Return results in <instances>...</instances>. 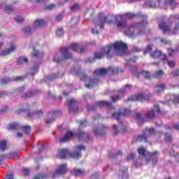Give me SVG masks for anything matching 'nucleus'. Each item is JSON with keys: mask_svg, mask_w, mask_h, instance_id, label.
I'll use <instances>...</instances> for the list:
<instances>
[{"mask_svg": "<svg viewBox=\"0 0 179 179\" xmlns=\"http://www.w3.org/2000/svg\"><path fill=\"white\" fill-rule=\"evenodd\" d=\"M23 31L26 34H31V28H30V27H25L23 28Z\"/></svg>", "mask_w": 179, "mask_h": 179, "instance_id": "obj_54", "label": "nucleus"}, {"mask_svg": "<svg viewBox=\"0 0 179 179\" xmlns=\"http://www.w3.org/2000/svg\"><path fill=\"white\" fill-rule=\"evenodd\" d=\"M138 153L139 155V157L145 160L147 163H151L152 166H156V164H157V157L159 156L158 151L149 152L146 150V148L140 147L138 149Z\"/></svg>", "mask_w": 179, "mask_h": 179, "instance_id": "obj_5", "label": "nucleus"}, {"mask_svg": "<svg viewBox=\"0 0 179 179\" xmlns=\"http://www.w3.org/2000/svg\"><path fill=\"white\" fill-rule=\"evenodd\" d=\"M35 94L34 91H29L25 93L22 97H24V99H30L31 97H34Z\"/></svg>", "mask_w": 179, "mask_h": 179, "instance_id": "obj_42", "label": "nucleus"}, {"mask_svg": "<svg viewBox=\"0 0 179 179\" xmlns=\"http://www.w3.org/2000/svg\"><path fill=\"white\" fill-rule=\"evenodd\" d=\"M173 76H179V70H176L172 72Z\"/></svg>", "mask_w": 179, "mask_h": 179, "instance_id": "obj_64", "label": "nucleus"}, {"mask_svg": "<svg viewBox=\"0 0 179 179\" xmlns=\"http://www.w3.org/2000/svg\"><path fill=\"white\" fill-rule=\"evenodd\" d=\"M136 100H137V101H145L146 96L143 95V94L140 93L136 96Z\"/></svg>", "mask_w": 179, "mask_h": 179, "instance_id": "obj_46", "label": "nucleus"}, {"mask_svg": "<svg viewBox=\"0 0 179 179\" xmlns=\"http://www.w3.org/2000/svg\"><path fill=\"white\" fill-rule=\"evenodd\" d=\"M17 47L16 45L11 44L10 48L6 49L0 52L1 57H6V55H9V54H12L14 51H16Z\"/></svg>", "mask_w": 179, "mask_h": 179, "instance_id": "obj_23", "label": "nucleus"}, {"mask_svg": "<svg viewBox=\"0 0 179 179\" xmlns=\"http://www.w3.org/2000/svg\"><path fill=\"white\" fill-rule=\"evenodd\" d=\"M69 103V111L71 114H76L79 111V107L78 106V101L75 99H71L68 101Z\"/></svg>", "mask_w": 179, "mask_h": 179, "instance_id": "obj_15", "label": "nucleus"}, {"mask_svg": "<svg viewBox=\"0 0 179 179\" xmlns=\"http://www.w3.org/2000/svg\"><path fill=\"white\" fill-rule=\"evenodd\" d=\"M135 118L137 120V124L142 125L145 122V117L142 115V113H138L135 114Z\"/></svg>", "mask_w": 179, "mask_h": 179, "instance_id": "obj_30", "label": "nucleus"}, {"mask_svg": "<svg viewBox=\"0 0 179 179\" xmlns=\"http://www.w3.org/2000/svg\"><path fill=\"white\" fill-rule=\"evenodd\" d=\"M71 173L73 174V176H76L77 177H79L80 176H85L86 174L85 170L82 169H74L73 171H71Z\"/></svg>", "mask_w": 179, "mask_h": 179, "instance_id": "obj_33", "label": "nucleus"}, {"mask_svg": "<svg viewBox=\"0 0 179 179\" xmlns=\"http://www.w3.org/2000/svg\"><path fill=\"white\" fill-rule=\"evenodd\" d=\"M103 56H104V53H103V52L95 53L94 57L88 59V62H94L95 61V59H101V58Z\"/></svg>", "mask_w": 179, "mask_h": 179, "instance_id": "obj_31", "label": "nucleus"}, {"mask_svg": "<svg viewBox=\"0 0 179 179\" xmlns=\"http://www.w3.org/2000/svg\"><path fill=\"white\" fill-rule=\"evenodd\" d=\"M59 111L54 110L53 112H50L48 115V118L46 120V124L51 125L53 122H55V118L58 117Z\"/></svg>", "mask_w": 179, "mask_h": 179, "instance_id": "obj_19", "label": "nucleus"}, {"mask_svg": "<svg viewBox=\"0 0 179 179\" xmlns=\"http://www.w3.org/2000/svg\"><path fill=\"white\" fill-rule=\"evenodd\" d=\"M82 150H86V147L83 145H78L75 148V150L72 152H69L68 150H62L59 152L60 159H66V156H70L71 159L78 160L82 157Z\"/></svg>", "mask_w": 179, "mask_h": 179, "instance_id": "obj_7", "label": "nucleus"}, {"mask_svg": "<svg viewBox=\"0 0 179 179\" xmlns=\"http://www.w3.org/2000/svg\"><path fill=\"white\" fill-rule=\"evenodd\" d=\"M62 76H64V72L60 71L57 74L47 76L46 82H52V80H55V79H57V78H62Z\"/></svg>", "mask_w": 179, "mask_h": 179, "instance_id": "obj_28", "label": "nucleus"}, {"mask_svg": "<svg viewBox=\"0 0 179 179\" xmlns=\"http://www.w3.org/2000/svg\"><path fill=\"white\" fill-rule=\"evenodd\" d=\"M7 145L8 144L6 143V141L5 140L0 141V152H3V150H6Z\"/></svg>", "mask_w": 179, "mask_h": 179, "instance_id": "obj_40", "label": "nucleus"}, {"mask_svg": "<svg viewBox=\"0 0 179 179\" xmlns=\"http://www.w3.org/2000/svg\"><path fill=\"white\" fill-rule=\"evenodd\" d=\"M55 4H50L46 7H45V10H52V9H55Z\"/></svg>", "mask_w": 179, "mask_h": 179, "instance_id": "obj_58", "label": "nucleus"}, {"mask_svg": "<svg viewBox=\"0 0 179 179\" xmlns=\"http://www.w3.org/2000/svg\"><path fill=\"white\" fill-rule=\"evenodd\" d=\"M97 107H99L100 108H102V107H106V108L108 109L113 108L111 102L107 101H99L95 105L87 106V111H95V110H97Z\"/></svg>", "mask_w": 179, "mask_h": 179, "instance_id": "obj_11", "label": "nucleus"}, {"mask_svg": "<svg viewBox=\"0 0 179 179\" xmlns=\"http://www.w3.org/2000/svg\"><path fill=\"white\" fill-rule=\"evenodd\" d=\"M140 75H142V76H143V78H145V79H150V78H152L150 72L146 71H142L140 73Z\"/></svg>", "mask_w": 179, "mask_h": 179, "instance_id": "obj_44", "label": "nucleus"}, {"mask_svg": "<svg viewBox=\"0 0 179 179\" xmlns=\"http://www.w3.org/2000/svg\"><path fill=\"white\" fill-rule=\"evenodd\" d=\"M129 114H131V110L128 109H124L123 112L115 113L112 115V116L113 118H115V120H117V121H120V120H121V117L124 115H129Z\"/></svg>", "mask_w": 179, "mask_h": 179, "instance_id": "obj_21", "label": "nucleus"}, {"mask_svg": "<svg viewBox=\"0 0 179 179\" xmlns=\"http://www.w3.org/2000/svg\"><path fill=\"white\" fill-rule=\"evenodd\" d=\"M24 79H26V77L22 76L14 77L13 78H10V77H6L1 79L0 85H8V83H10V82H17L19 80H23Z\"/></svg>", "mask_w": 179, "mask_h": 179, "instance_id": "obj_16", "label": "nucleus"}, {"mask_svg": "<svg viewBox=\"0 0 179 179\" xmlns=\"http://www.w3.org/2000/svg\"><path fill=\"white\" fill-rule=\"evenodd\" d=\"M118 73V67H111L108 69H98L94 71V77L89 79V83L85 84V87L87 89H92L93 86L99 83V78L100 76H104L107 73Z\"/></svg>", "mask_w": 179, "mask_h": 179, "instance_id": "obj_4", "label": "nucleus"}, {"mask_svg": "<svg viewBox=\"0 0 179 179\" xmlns=\"http://www.w3.org/2000/svg\"><path fill=\"white\" fill-rule=\"evenodd\" d=\"M22 171L24 176H29V174H30V169L27 168L22 169Z\"/></svg>", "mask_w": 179, "mask_h": 179, "instance_id": "obj_63", "label": "nucleus"}, {"mask_svg": "<svg viewBox=\"0 0 179 179\" xmlns=\"http://www.w3.org/2000/svg\"><path fill=\"white\" fill-rule=\"evenodd\" d=\"M119 177L120 179H128V169L125 166H122L119 171Z\"/></svg>", "mask_w": 179, "mask_h": 179, "instance_id": "obj_27", "label": "nucleus"}, {"mask_svg": "<svg viewBox=\"0 0 179 179\" xmlns=\"http://www.w3.org/2000/svg\"><path fill=\"white\" fill-rule=\"evenodd\" d=\"M166 101L169 103V106L171 104H176L179 103V96L178 95H167L166 96Z\"/></svg>", "mask_w": 179, "mask_h": 179, "instance_id": "obj_24", "label": "nucleus"}, {"mask_svg": "<svg viewBox=\"0 0 179 179\" xmlns=\"http://www.w3.org/2000/svg\"><path fill=\"white\" fill-rule=\"evenodd\" d=\"M163 62H164V64H168V65L171 68H174L176 65V62H174V61H169V59H167V55L166 56V58L164 59V60H163Z\"/></svg>", "mask_w": 179, "mask_h": 179, "instance_id": "obj_41", "label": "nucleus"}, {"mask_svg": "<svg viewBox=\"0 0 179 179\" xmlns=\"http://www.w3.org/2000/svg\"><path fill=\"white\" fill-rule=\"evenodd\" d=\"M78 137L79 141H85L86 142H89L90 139V136H89V134L83 131H79L78 133Z\"/></svg>", "mask_w": 179, "mask_h": 179, "instance_id": "obj_25", "label": "nucleus"}, {"mask_svg": "<svg viewBox=\"0 0 179 179\" xmlns=\"http://www.w3.org/2000/svg\"><path fill=\"white\" fill-rule=\"evenodd\" d=\"M164 75L165 73L163 70H158L152 74V78H155V79H160V78H163Z\"/></svg>", "mask_w": 179, "mask_h": 179, "instance_id": "obj_32", "label": "nucleus"}, {"mask_svg": "<svg viewBox=\"0 0 179 179\" xmlns=\"http://www.w3.org/2000/svg\"><path fill=\"white\" fill-rule=\"evenodd\" d=\"M154 110L159 114H166L167 113L166 111L162 110L160 109V108L159 107V105H157V104L154 105Z\"/></svg>", "mask_w": 179, "mask_h": 179, "instance_id": "obj_49", "label": "nucleus"}, {"mask_svg": "<svg viewBox=\"0 0 179 179\" xmlns=\"http://www.w3.org/2000/svg\"><path fill=\"white\" fill-rule=\"evenodd\" d=\"M132 87V85H126L124 86V89H122L119 91V94L118 95H115L111 96V100L113 103H115V101H117V100L120 99V96H122L127 92V90H129Z\"/></svg>", "mask_w": 179, "mask_h": 179, "instance_id": "obj_20", "label": "nucleus"}, {"mask_svg": "<svg viewBox=\"0 0 179 179\" xmlns=\"http://www.w3.org/2000/svg\"><path fill=\"white\" fill-rule=\"evenodd\" d=\"M21 129H22L23 131L25 132V134H27V135H28V134H30V129L31 127L30 126L27 125V126H22L20 127Z\"/></svg>", "mask_w": 179, "mask_h": 179, "instance_id": "obj_50", "label": "nucleus"}, {"mask_svg": "<svg viewBox=\"0 0 179 179\" xmlns=\"http://www.w3.org/2000/svg\"><path fill=\"white\" fill-rule=\"evenodd\" d=\"M145 118H148V120H153L155 118V110H151L145 113Z\"/></svg>", "mask_w": 179, "mask_h": 179, "instance_id": "obj_38", "label": "nucleus"}, {"mask_svg": "<svg viewBox=\"0 0 179 179\" xmlns=\"http://www.w3.org/2000/svg\"><path fill=\"white\" fill-rule=\"evenodd\" d=\"M56 34L59 37H61V36H64V29L62 28H58L56 31Z\"/></svg>", "mask_w": 179, "mask_h": 179, "instance_id": "obj_53", "label": "nucleus"}, {"mask_svg": "<svg viewBox=\"0 0 179 179\" xmlns=\"http://www.w3.org/2000/svg\"><path fill=\"white\" fill-rule=\"evenodd\" d=\"M24 90V86L19 87L14 91V93H16V94H20V93H23Z\"/></svg>", "mask_w": 179, "mask_h": 179, "instance_id": "obj_51", "label": "nucleus"}, {"mask_svg": "<svg viewBox=\"0 0 179 179\" xmlns=\"http://www.w3.org/2000/svg\"><path fill=\"white\" fill-rule=\"evenodd\" d=\"M167 89V86L164 83L158 84L155 87V92L156 93H163Z\"/></svg>", "mask_w": 179, "mask_h": 179, "instance_id": "obj_29", "label": "nucleus"}, {"mask_svg": "<svg viewBox=\"0 0 179 179\" xmlns=\"http://www.w3.org/2000/svg\"><path fill=\"white\" fill-rule=\"evenodd\" d=\"M22 107L24 108L17 110V114H22V113H24V117L27 118V120H36V118H40V117H43V112L42 110L36 112H31L28 103L24 104Z\"/></svg>", "mask_w": 179, "mask_h": 179, "instance_id": "obj_9", "label": "nucleus"}, {"mask_svg": "<svg viewBox=\"0 0 179 179\" xmlns=\"http://www.w3.org/2000/svg\"><path fill=\"white\" fill-rule=\"evenodd\" d=\"M8 95H9V92H8L7 91L0 92V99L1 97H5L6 96H8Z\"/></svg>", "mask_w": 179, "mask_h": 179, "instance_id": "obj_62", "label": "nucleus"}, {"mask_svg": "<svg viewBox=\"0 0 179 179\" xmlns=\"http://www.w3.org/2000/svg\"><path fill=\"white\" fill-rule=\"evenodd\" d=\"M124 16L127 17V19H134L135 17L146 19V15H143L141 13L136 14L126 13L123 15H117L115 17V22L117 23L118 29H124V27H127V20L124 19Z\"/></svg>", "mask_w": 179, "mask_h": 179, "instance_id": "obj_6", "label": "nucleus"}, {"mask_svg": "<svg viewBox=\"0 0 179 179\" xmlns=\"http://www.w3.org/2000/svg\"><path fill=\"white\" fill-rule=\"evenodd\" d=\"M19 156H20L19 152H13L9 153L8 157H10V159H15V157H19Z\"/></svg>", "mask_w": 179, "mask_h": 179, "instance_id": "obj_52", "label": "nucleus"}, {"mask_svg": "<svg viewBox=\"0 0 179 179\" xmlns=\"http://www.w3.org/2000/svg\"><path fill=\"white\" fill-rule=\"evenodd\" d=\"M155 132L156 131L153 128H145V130L143 131V134L138 136L137 141H138L139 142H146L148 138L152 136V135H155Z\"/></svg>", "mask_w": 179, "mask_h": 179, "instance_id": "obj_13", "label": "nucleus"}, {"mask_svg": "<svg viewBox=\"0 0 179 179\" xmlns=\"http://www.w3.org/2000/svg\"><path fill=\"white\" fill-rule=\"evenodd\" d=\"M38 72V65L36 64L31 67L30 74L31 75H36Z\"/></svg>", "mask_w": 179, "mask_h": 179, "instance_id": "obj_48", "label": "nucleus"}, {"mask_svg": "<svg viewBox=\"0 0 179 179\" xmlns=\"http://www.w3.org/2000/svg\"><path fill=\"white\" fill-rule=\"evenodd\" d=\"M34 52L31 53V55L38 59H41L43 58V52H39L38 50H36V48H33Z\"/></svg>", "mask_w": 179, "mask_h": 179, "instance_id": "obj_34", "label": "nucleus"}, {"mask_svg": "<svg viewBox=\"0 0 179 179\" xmlns=\"http://www.w3.org/2000/svg\"><path fill=\"white\" fill-rule=\"evenodd\" d=\"M122 152L119 151L117 153H109L108 157L110 159H117V156H122Z\"/></svg>", "mask_w": 179, "mask_h": 179, "instance_id": "obj_45", "label": "nucleus"}, {"mask_svg": "<svg viewBox=\"0 0 179 179\" xmlns=\"http://www.w3.org/2000/svg\"><path fill=\"white\" fill-rule=\"evenodd\" d=\"M107 129H108L107 126L101 124L94 128V134L96 136H103V135H106V131H107Z\"/></svg>", "mask_w": 179, "mask_h": 179, "instance_id": "obj_17", "label": "nucleus"}, {"mask_svg": "<svg viewBox=\"0 0 179 179\" xmlns=\"http://www.w3.org/2000/svg\"><path fill=\"white\" fill-rule=\"evenodd\" d=\"M143 158L139 157L138 159H134V164L136 167L142 166Z\"/></svg>", "mask_w": 179, "mask_h": 179, "instance_id": "obj_47", "label": "nucleus"}, {"mask_svg": "<svg viewBox=\"0 0 179 179\" xmlns=\"http://www.w3.org/2000/svg\"><path fill=\"white\" fill-rule=\"evenodd\" d=\"M17 47L16 45L11 44L10 48L6 49L0 52L1 57H6V55H9V54H12L14 51H16Z\"/></svg>", "mask_w": 179, "mask_h": 179, "instance_id": "obj_22", "label": "nucleus"}, {"mask_svg": "<svg viewBox=\"0 0 179 179\" xmlns=\"http://www.w3.org/2000/svg\"><path fill=\"white\" fill-rule=\"evenodd\" d=\"M113 21L108 20L107 17L103 13L98 15L97 20L94 21L95 26H99L100 29H104L106 23H111Z\"/></svg>", "mask_w": 179, "mask_h": 179, "instance_id": "obj_14", "label": "nucleus"}, {"mask_svg": "<svg viewBox=\"0 0 179 179\" xmlns=\"http://www.w3.org/2000/svg\"><path fill=\"white\" fill-rule=\"evenodd\" d=\"M148 26V21H142L141 22H135L128 26L127 30L125 31L126 36L130 38H135L139 36L145 34V29Z\"/></svg>", "mask_w": 179, "mask_h": 179, "instance_id": "obj_3", "label": "nucleus"}, {"mask_svg": "<svg viewBox=\"0 0 179 179\" xmlns=\"http://www.w3.org/2000/svg\"><path fill=\"white\" fill-rule=\"evenodd\" d=\"M79 9H80V6H79V4H73L71 7V10H73V11L79 10Z\"/></svg>", "mask_w": 179, "mask_h": 179, "instance_id": "obj_55", "label": "nucleus"}, {"mask_svg": "<svg viewBox=\"0 0 179 179\" xmlns=\"http://www.w3.org/2000/svg\"><path fill=\"white\" fill-rule=\"evenodd\" d=\"M17 62L19 65H22V64H27L29 59L27 57H19L17 58Z\"/></svg>", "mask_w": 179, "mask_h": 179, "instance_id": "obj_37", "label": "nucleus"}, {"mask_svg": "<svg viewBox=\"0 0 179 179\" xmlns=\"http://www.w3.org/2000/svg\"><path fill=\"white\" fill-rule=\"evenodd\" d=\"M179 20V15H171L169 18H168L167 24H166V16H162L159 17L158 21V24L160 30H162L164 33H167L171 30V26L173 24V22L177 23Z\"/></svg>", "mask_w": 179, "mask_h": 179, "instance_id": "obj_8", "label": "nucleus"}, {"mask_svg": "<svg viewBox=\"0 0 179 179\" xmlns=\"http://www.w3.org/2000/svg\"><path fill=\"white\" fill-rule=\"evenodd\" d=\"M44 24H45L44 20H36L34 22V27H42V26H44Z\"/></svg>", "mask_w": 179, "mask_h": 179, "instance_id": "obj_35", "label": "nucleus"}, {"mask_svg": "<svg viewBox=\"0 0 179 179\" xmlns=\"http://www.w3.org/2000/svg\"><path fill=\"white\" fill-rule=\"evenodd\" d=\"M75 136V134L73 132H68L65 134L64 136L62 137L59 139V142L61 143H65L66 142H69L70 139H72Z\"/></svg>", "mask_w": 179, "mask_h": 179, "instance_id": "obj_26", "label": "nucleus"}, {"mask_svg": "<svg viewBox=\"0 0 179 179\" xmlns=\"http://www.w3.org/2000/svg\"><path fill=\"white\" fill-rule=\"evenodd\" d=\"M165 140L166 142H171V135L166 133L165 134Z\"/></svg>", "mask_w": 179, "mask_h": 179, "instance_id": "obj_61", "label": "nucleus"}, {"mask_svg": "<svg viewBox=\"0 0 179 179\" xmlns=\"http://www.w3.org/2000/svg\"><path fill=\"white\" fill-rule=\"evenodd\" d=\"M3 10L6 13H10L13 12V6H12L10 5L6 4L3 6Z\"/></svg>", "mask_w": 179, "mask_h": 179, "instance_id": "obj_39", "label": "nucleus"}, {"mask_svg": "<svg viewBox=\"0 0 179 179\" xmlns=\"http://www.w3.org/2000/svg\"><path fill=\"white\" fill-rule=\"evenodd\" d=\"M80 125L81 128H85V127H87V121L86 120H81L80 122Z\"/></svg>", "mask_w": 179, "mask_h": 179, "instance_id": "obj_57", "label": "nucleus"}, {"mask_svg": "<svg viewBox=\"0 0 179 179\" xmlns=\"http://www.w3.org/2000/svg\"><path fill=\"white\" fill-rule=\"evenodd\" d=\"M76 75L80 76V80H84V82H87V76L83 73H82L80 70L76 71Z\"/></svg>", "mask_w": 179, "mask_h": 179, "instance_id": "obj_36", "label": "nucleus"}, {"mask_svg": "<svg viewBox=\"0 0 179 179\" xmlns=\"http://www.w3.org/2000/svg\"><path fill=\"white\" fill-rule=\"evenodd\" d=\"M153 50L152 45H148L144 51V54H150L151 57L152 58H161L162 61H164V59H166V55L162 54V52L160 50H155V51L152 52Z\"/></svg>", "mask_w": 179, "mask_h": 179, "instance_id": "obj_12", "label": "nucleus"}, {"mask_svg": "<svg viewBox=\"0 0 179 179\" xmlns=\"http://www.w3.org/2000/svg\"><path fill=\"white\" fill-rule=\"evenodd\" d=\"M150 8H166V6H171V9L176 8L177 6V3L176 0H151L148 3Z\"/></svg>", "mask_w": 179, "mask_h": 179, "instance_id": "obj_10", "label": "nucleus"}, {"mask_svg": "<svg viewBox=\"0 0 179 179\" xmlns=\"http://www.w3.org/2000/svg\"><path fill=\"white\" fill-rule=\"evenodd\" d=\"M19 124H17V123H11L7 127L8 131H10L12 129H19Z\"/></svg>", "mask_w": 179, "mask_h": 179, "instance_id": "obj_43", "label": "nucleus"}, {"mask_svg": "<svg viewBox=\"0 0 179 179\" xmlns=\"http://www.w3.org/2000/svg\"><path fill=\"white\" fill-rule=\"evenodd\" d=\"M179 30V24L177 23L173 30V34H177V31Z\"/></svg>", "mask_w": 179, "mask_h": 179, "instance_id": "obj_60", "label": "nucleus"}, {"mask_svg": "<svg viewBox=\"0 0 179 179\" xmlns=\"http://www.w3.org/2000/svg\"><path fill=\"white\" fill-rule=\"evenodd\" d=\"M87 48L85 46L79 45L77 43H71L69 47H65L60 48V52L62 57H59V53H56L53 57V62H62L64 59H71L72 58V53L71 50L75 51L76 52H85Z\"/></svg>", "mask_w": 179, "mask_h": 179, "instance_id": "obj_1", "label": "nucleus"}, {"mask_svg": "<svg viewBox=\"0 0 179 179\" xmlns=\"http://www.w3.org/2000/svg\"><path fill=\"white\" fill-rule=\"evenodd\" d=\"M128 49V46L127 44L124 43L122 41H117L115 43H112L109 45H106L103 48V52L106 55V58L110 59V58H113L114 55V52H115L116 55L119 57H122V55H125V52Z\"/></svg>", "mask_w": 179, "mask_h": 179, "instance_id": "obj_2", "label": "nucleus"}, {"mask_svg": "<svg viewBox=\"0 0 179 179\" xmlns=\"http://www.w3.org/2000/svg\"><path fill=\"white\" fill-rule=\"evenodd\" d=\"M135 154L130 153L127 155L126 160H135Z\"/></svg>", "mask_w": 179, "mask_h": 179, "instance_id": "obj_56", "label": "nucleus"}, {"mask_svg": "<svg viewBox=\"0 0 179 179\" xmlns=\"http://www.w3.org/2000/svg\"><path fill=\"white\" fill-rule=\"evenodd\" d=\"M15 20L17 23H22V22H23V18L20 16L16 15L15 17Z\"/></svg>", "mask_w": 179, "mask_h": 179, "instance_id": "obj_59", "label": "nucleus"}, {"mask_svg": "<svg viewBox=\"0 0 179 179\" xmlns=\"http://www.w3.org/2000/svg\"><path fill=\"white\" fill-rule=\"evenodd\" d=\"M66 173V164H63L58 166L57 169L52 175L53 178H58L59 176H62V174H65Z\"/></svg>", "mask_w": 179, "mask_h": 179, "instance_id": "obj_18", "label": "nucleus"}]
</instances>
